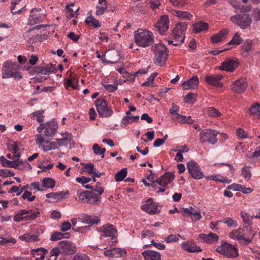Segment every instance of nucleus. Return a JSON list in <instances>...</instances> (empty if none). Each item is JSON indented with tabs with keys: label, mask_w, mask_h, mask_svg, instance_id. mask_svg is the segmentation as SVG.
<instances>
[{
	"label": "nucleus",
	"mask_w": 260,
	"mask_h": 260,
	"mask_svg": "<svg viewBox=\"0 0 260 260\" xmlns=\"http://www.w3.org/2000/svg\"><path fill=\"white\" fill-rule=\"evenodd\" d=\"M250 115L258 117L260 115V104L255 103L251 105L248 109Z\"/></svg>",
	"instance_id": "obj_40"
},
{
	"label": "nucleus",
	"mask_w": 260,
	"mask_h": 260,
	"mask_svg": "<svg viewBox=\"0 0 260 260\" xmlns=\"http://www.w3.org/2000/svg\"><path fill=\"white\" fill-rule=\"evenodd\" d=\"M197 100V95L194 93H189L184 98L185 103L188 104H193Z\"/></svg>",
	"instance_id": "obj_56"
},
{
	"label": "nucleus",
	"mask_w": 260,
	"mask_h": 260,
	"mask_svg": "<svg viewBox=\"0 0 260 260\" xmlns=\"http://www.w3.org/2000/svg\"><path fill=\"white\" fill-rule=\"evenodd\" d=\"M15 175V173L9 169H1L0 176L1 177H12Z\"/></svg>",
	"instance_id": "obj_61"
},
{
	"label": "nucleus",
	"mask_w": 260,
	"mask_h": 260,
	"mask_svg": "<svg viewBox=\"0 0 260 260\" xmlns=\"http://www.w3.org/2000/svg\"><path fill=\"white\" fill-rule=\"evenodd\" d=\"M58 149V145L55 142L46 141L42 145V150L44 152H47L51 150Z\"/></svg>",
	"instance_id": "obj_42"
},
{
	"label": "nucleus",
	"mask_w": 260,
	"mask_h": 260,
	"mask_svg": "<svg viewBox=\"0 0 260 260\" xmlns=\"http://www.w3.org/2000/svg\"><path fill=\"white\" fill-rule=\"evenodd\" d=\"M216 251L228 257H236L238 255L237 249L226 242H223L220 245L218 246Z\"/></svg>",
	"instance_id": "obj_7"
},
{
	"label": "nucleus",
	"mask_w": 260,
	"mask_h": 260,
	"mask_svg": "<svg viewBox=\"0 0 260 260\" xmlns=\"http://www.w3.org/2000/svg\"><path fill=\"white\" fill-rule=\"evenodd\" d=\"M71 237V235L69 233H62L61 232H56L52 234L50 240L52 241H55L58 240H60L62 238H69Z\"/></svg>",
	"instance_id": "obj_36"
},
{
	"label": "nucleus",
	"mask_w": 260,
	"mask_h": 260,
	"mask_svg": "<svg viewBox=\"0 0 260 260\" xmlns=\"http://www.w3.org/2000/svg\"><path fill=\"white\" fill-rule=\"evenodd\" d=\"M219 132L212 129H205L199 134V140L201 143L208 142L210 144L215 145L218 142L217 136Z\"/></svg>",
	"instance_id": "obj_6"
},
{
	"label": "nucleus",
	"mask_w": 260,
	"mask_h": 260,
	"mask_svg": "<svg viewBox=\"0 0 260 260\" xmlns=\"http://www.w3.org/2000/svg\"><path fill=\"white\" fill-rule=\"evenodd\" d=\"M182 247L188 252H196L202 251L201 248L194 243L184 242L182 244Z\"/></svg>",
	"instance_id": "obj_31"
},
{
	"label": "nucleus",
	"mask_w": 260,
	"mask_h": 260,
	"mask_svg": "<svg viewBox=\"0 0 260 260\" xmlns=\"http://www.w3.org/2000/svg\"><path fill=\"white\" fill-rule=\"evenodd\" d=\"M85 21L86 23L93 25L95 28H98L101 27L99 20L93 16L87 17Z\"/></svg>",
	"instance_id": "obj_47"
},
{
	"label": "nucleus",
	"mask_w": 260,
	"mask_h": 260,
	"mask_svg": "<svg viewBox=\"0 0 260 260\" xmlns=\"http://www.w3.org/2000/svg\"><path fill=\"white\" fill-rule=\"evenodd\" d=\"M126 175V168H123L115 174V179L116 181H121L125 178Z\"/></svg>",
	"instance_id": "obj_45"
},
{
	"label": "nucleus",
	"mask_w": 260,
	"mask_h": 260,
	"mask_svg": "<svg viewBox=\"0 0 260 260\" xmlns=\"http://www.w3.org/2000/svg\"><path fill=\"white\" fill-rule=\"evenodd\" d=\"M187 170L191 176L194 179H201L204 177V174L200 166L196 162L190 160L187 164Z\"/></svg>",
	"instance_id": "obj_10"
},
{
	"label": "nucleus",
	"mask_w": 260,
	"mask_h": 260,
	"mask_svg": "<svg viewBox=\"0 0 260 260\" xmlns=\"http://www.w3.org/2000/svg\"><path fill=\"white\" fill-rule=\"evenodd\" d=\"M46 15L40 13L37 9H33L30 11L28 24L32 25L40 23L43 21Z\"/></svg>",
	"instance_id": "obj_19"
},
{
	"label": "nucleus",
	"mask_w": 260,
	"mask_h": 260,
	"mask_svg": "<svg viewBox=\"0 0 260 260\" xmlns=\"http://www.w3.org/2000/svg\"><path fill=\"white\" fill-rule=\"evenodd\" d=\"M207 113L209 116L212 117H218L221 115L220 112L219 111L212 107L208 108Z\"/></svg>",
	"instance_id": "obj_55"
},
{
	"label": "nucleus",
	"mask_w": 260,
	"mask_h": 260,
	"mask_svg": "<svg viewBox=\"0 0 260 260\" xmlns=\"http://www.w3.org/2000/svg\"><path fill=\"white\" fill-rule=\"evenodd\" d=\"M19 65L16 62H13L11 60H7L3 65L2 70V78L3 79L14 78L19 80L22 78L21 73L18 72Z\"/></svg>",
	"instance_id": "obj_2"
},
{
	"label": "nucleus",
	"mask_w": 260,
	"mask_h": 260,
	"mask_svg": "<svg viewBox=\"0 0 260 260\" xmlns=\"http://www.w3.org/2000/svg\"><path fill=\"white\" fill-rule=\"evenodd\" d=\"M247 88V82L245 78H241L234 81L231 86L232 90L237 93H244Z\"/></svg>",
	"instance_id": "obj_17"
},
{
	"label": "nucleus",
	"mask_w": 260,
	"mask_h": 260,
	"mask_svg": "<svg viewBox=\"0 0 260 260\" xmlns=\"http://www.w3.org/2000/svg\"><path fill=\"white\" fill-rule=\"evenodd\" d=\"M89 192L90 191L86 190L80 192L78 190L77 191V195L81 201L87 203V200H88Z\"/></svg>",
	"instance_id": "obj_58"
},
{
	"label": "nucleus",
	"mask_w": 260,
	"mask_h": 260,
	"mask_svg": "<svg viewBox=\"0 0 260 260\" xmlns=\"http://www.w3.org/2000/svg\"><path fill=\"white\" fill-rule=\"evenodd\" d=\"M101 196H98L93 191H90L87 203L89 204H98L101 202Z\"/></svg>",
	"instance_id": "obj_35"
},
{
	"label": "nucleus",
	"mask_w": 260,
	"mask_h": 260,
	"mask_svg": "<svg viewBox=\"0 0 260 260\" xmlns=\"http://www.w3.org/2000/svg\"><path fill=\"white\" fill-rule=\"evenodd\" d=\"M110 59L108 61V62L111 63H116L119 60V54L117 51H113L108 54Z\"/></svg>",
	"instance_id": "obj_52"
},
{
	"label": "nucleus",
	"mask_w": 260,
	"mask_h": 260,
	"mask_svg": "<svg viewBox=\"0 0 260 260\" xmlns=\"http://www.w3.org/2000/svg\"><path fill=\"white\" fill-rule=\"evenodd\" d=\"M102 85L104 86L105 89L108 90L109 92H113L116 91L117 89V84H102Z\"/></svg>",
	"instance_id": "obj_63"
},
{
	"label": "nucleus",
	"mask_w": 260,
	"mask_h": 260,
	"mask_svg": "<svg viewBox=\"0 0 260 260\" xmlns=\"http://www.w3.org/2000/svg\"><path fill=\"white\" fill-rule=\"evenodd\" d=\"M242 231V228L234 230L229 233V237L232 239H236L239 241L244 242V238Z\"/></svg>",
	"instance_id": "obj_32"
},
{
	"label": "nucleus",
	"mask_w": 260,
	"mask_h": 260,
	"mask_svg": "<svg viewBox=\"0 0 260 260\" xmlns=\"http://www.w3.org/2000/svg\"><path fill=\"white\" fill-rule=\"evenodd\" d=\"M57 128L56 122L54 121H50L41 123L38 127L37 131L39 133L43 134V137L45 138L52 137L56 133Z\"/></svg>",
	"instance_id": "obj_5"
},
{
	"label": "nucleus",
	"mask_w": 260,
	"mask_h": 260,
	"mask_svg": "<svg viewBox=\"0 0 260 260\" xmlns=\"http://www.w3.org/2000/svg\"><path fill=\"white\" fill-rule=\"evenodd\" d=\"M40 215V212L39 211H32L28 210V213L26 214V221L34 220Z\"/></svg>",
	"instance_id": "obj_48"
},
{
	"label": "nucleus",
	"mask_w": 260,
	"mask_h": 260,
	"mask_svg": "<svg viewBox=\"0 0 260 260\" xmlns=\"http://www.w3.org/2000/svg\"><path fill=\"white\" fill-rule=\"evenodd\" d=\"M174 178L175 175L173 173L167 172L162 176L156 179V183L161 186V189H159L158 191L164 192L166 190V186L170 183Z\"/></svg>",
	"instance_id": "obj_11"
},
{
	"label": "nucleus",
	"mask_w": 260,
	"mask_h": 260,
	"mask_svg": "<svg viewBox=\"0 0 260 260\" xmlns=\"http://www.w3.org/2000/svg\"><path fill=\"white\" fill-rule=\"evenodd\" d=\"M144 260H161L159 252L151 250H145L142 253Z\"/></svg>",
	"instance_id": "obj_23"
},
{
	"label": "nucleus",
	"mask_w": 260,
	"mask_h": 260,
	"mask_svg": "<svg viewBox=\"0 0 260 260\" xmlns=\"http://www.w3.org/2000/svg\"><path fill=\"white\" fill-rule=\"evenodd\" d=\"M92 150L94 153L96 155H101L102 158L104 157V153L106 151V149L105 148H102L98 144H94L93 145Z\"/></svg>",
	"instance_id": "obj_51"
},
{
	"label": "nucleus",
	"mask_w": 260,
	"mask_h": 260,
	"mask_svg": "<svg viewBox=\"0 0 260 260\" xmlns=\"http://www.w3.org/2000/svg\"><path fill=\"white\" fill-rule=\"evenodd\" d=\"M24 39L29 44H32L36 42L37 39L36 35L32 34L31 30L26 31L23 35Z\"/></svg>",
	"instance_id": "obj_37"
},
{
	"label": "nucleus",
	"mask_w": 260,
	"mask_h": 260,
	"mask_svg": "<svg viewBox=\"0 0 260 260\" xmlns=\"http://www.w3.org/2000/svg\"><path fill=\"white\" fill-rule=\"evenodd\" d=\"M169 24L170 21L168 16L164 15L159 17L155 23L154 27L160 34L164 35L168 31Z\"/></svg>",
	"instance_id": "obj_13"
},
{
	"label": "nucleus",
	"mask_w": 260,
	"mask_h": 260,
	"mask_svg": "<svg viewBox=\"0 0 260 260\" xmlns=\"http://www.w3.org/2000/svg\"><path fill=\"white\" fill-rule=\"evenodd\" d=\"M230 20L243 29L250 27L252 23V18L249 14L244 12L231 16Z\"/></svg>",
	"instance_id": "obj_4"
},
{
	"label": "nucleus",
	"mask_w": 260,
	"mask_h": 260,
	"mask_svg": "<svg viewBox=\"0 0 260 260\" xmlns=\"http://www.w3.org/2000/svg\"><path fill=\"white\" fill-rule=\"evenodd\" d=\"M134 37L136 44L142 47L149 46L154 42L153 33L146 29H138L134 32Z\"/></svg>",
	"instance_id": "obj_1"
},
{
	"label": "nucleus",
	"mask_w": 260,
	"mask_h": 260,
	"mask_svg": "<svg viewBox=\"0 0 260 260\" xmlns=\"http://www.w3.org/2000/svg\"><path fill=\"white\" fill-rule=\"evenodd\" d=\"M56 140L59 146H67L71 142V139L69 138L68 137H66L65 138L61 139H56Z\"/></svg>",
	"instance_id": "obj_62"
},
{
	"label": "nucleus",
	"mask_w": 260,
	"mask_h": 260,
	"mask_svg": "<svg viewBox=\"0 0 260 260\" xmlns=\"http://www.w3.org/2000/svg\"><path fill=\"white\" fill-rule=\"evenodd\" d=\"M187 24L186 22H180L177 24L173 30V36L175 40H179L182 43L185 39L184 32L187 29Z\"/></svg>",
	"instance_id": "obj_12"
},
{
	"label": "nucleus",
	"mask_w": 260,
	"mask_h": 260,
	"mask_svg": "<svg viewBox=\"0 0 260 260\" xmlns=\"http://www.w3.org/2000/svg\"><path fill=\"white\" fill-rule=\"evenodd\" d=\"M69 194V191L51 192L46 194L47 198L53 199L56 200H61L65 198L66 195Z\"/></svg>",
	"instance_id": "obj_34"
},
{
	"label": "nucleus",
	"mask_w": 260,
	"mask_h": 260,
	"mask_svg": "<svg viewBox=\"0 0 260 260\" xmlns=\"http://www.w3.org/2000/svg\"><path fill=\"white\" fill-rule=\"evenodd\" d=\"M242 230L244 238V242H243V243H250L256 234V232L252 229V227L249 224L242 228Z\"/></svg>",
	"instance_id": "obj_21"
},
{
	"label": "nucleus",
	"mask_w": 260,
	"mask_h": 260,
	"mask_svg": "<svg viewBox=\"0 0 260 260\" xmlns=\"http://www.w3.org/2000/svg\"><path fill=\"white\" fill-rule=\"evenodd\" d=\"M95 105L100 117H109L113 114L112 109L108 106L106 101L104 99H97Z\"/></svg>",
	"instance_id": "obj_8"
},
{
	"label": "nucleus",
	"mask_w": 260,
	"mask_h": 260,
	"mask_svg": "<svg viewBox=\"0 0 260 260\" xmlns=\"http://www.w3.org/2000/svg\"><path fill=\"white\" fill-rule=\"evenodd\" d=\"M180 237H181V236L179 234H170L165 237L164 240L167 243L176 242L179 240Z\"/></svg>",
	"instance_id": "obj_53"
},
{
	"label": "nucleus",
	"mask_w": 260,
	"mask_h": 260,
	"mask_svg": "<svg viewBox=\"0 0 260 260\" xmlns=\"http://www.w3.org/2000/svg\"><path fill=\"white\" fill-rule=\"evenodd\" d=\"M157 73H152L146 80V81L143 83L142 86H148L150 83H152L153 82V80L155 77L157 76Z\"/></svg>",
	"instance_id": "obj_64"
},
{
	"label": "nucleus",
	"mask_w": 260,
	"mask_h": 260,
	"mask_svg": "<svg viewBox=\"0 0 260 260\" xmlns=\"http://www.w3.org/2000/svg\"><path fill=\"white\" fill-rule=\"evenodd\" d=\"M44 110H39L36 111L30 114V117L32 120H36L39 123H43L44 121V118L45 117Z\"/></svg>",
	"instance_id": "obj_28"
},
{
	"label": "nucleus",
	"mask_w": 260,
	"mask_h": 260,
	"mask_svg": "<svg viewBox=\"0 0 260 260\" xmlns=\"http://www.w3.org/2000/svg\"><path fill=\"white\" fill-rule=\"evenodd\" d=\"M199 236L202 240L208 243H213L219 240L218 235L213 233H210L208 234H201Z\"/></svg>",
	"instance_id": "obj_25"
},
{
	"label": "nucleus",
	"mask_w": 260,
	"mask_h": 260,
	"mask_svg": "<svg viewBox=\"0 0 260 260\" xmlns=\"http://www.w3.org/2000/svg\"><path fill=\"white\" fill-rule=\"evenodd\" d=\"M223 75L220 74L206 75L205 77V81L209 85L217 87H220L222 86V84L220 82V81L223 78Z\"/></svg>",
	"instance_id": "obj_20"
},
{
	"label": "nucleus",
	"mask_w": 260,
	"mask_h": 260,
	"mask_svg": "<svg viewBox=\"0 0 260 260\" xmlns=\"http://www.w3.org/2000/svg\"><path fill=\"white\" fill-rule=\"evenodd\" d=\"M251 17L254 21L260 20V7H257L252 10Z\"/></svg>",
	"instance_id": "obj_57"
},
{
	"label": "nucleus",
	"mask_w": 260,
	"mask_h": 260,
	"mask_svg": "<svg viewBox=\"0 0 260 260\" xmlns=\"http://www.w3.org/2000/svg\"><path fill=\"white\" fill-rule=\"evenodd\" d=\"M112 252H113L114 258L125 256L127 253L125 249L117 247L113 248Z\"/></svg>",
	"instance_id": "obj_44"
},
{
	"label": "nucleus",
	"mask_w": 260,
	"mask_h": 260,
	"mask_svg": "<svg viewBox=\"0 0 260 260\" xmlns=\"http://www.w3.org/2000/svg\"><path fill=\"white\" fill-rule=\"evenodd\" d=\"M42 185L46 188H53L55 185L54 180L50 177L45 178L42 180Z\"/></svg>",
	"instance_id": "obj_43"
},
{
	"label": "nucleus",
	"mask_w": 260,
	"mask_h": 260,
	"mask_svg": "<svg viewBox=\"0 0 260 260\" xmlns=\"http://www.w3.org/2000/svg\"><path fill=\"white\" fill-rule=\"evenodd\" d=\"M72 260H90V258L84 253H77L72 257Z\"/></svg>",
	"instance_id": "obj_60"
},
{
	"label": "nucleus",
	"mask_w": 260,
	"mask_h": 260,
	"mask_svg": "<svg viewBox=\"0 0 260 260\" xmlns=\"http://www.w3.org/2000/svg\"><path fill=\"white\" fill-rule=\"evenodd\" d=\"M210 179L214 181H218L222 183H229L231 182V180H229L227 178L222 176L220 175H211Z\"/></svg>",
	"instance_id": "obj_50"
},
{
	"label": "nucleus",
	"mask_w": 260,
	"mask_h": 260,
	"mask_svg": "<svg viewBox=\"0 0 260 260\" xmlns=\"http://www.w3.org/2000/svg\"><path fill=\"white\" fill-rule=\"evenodd\" d=\"M78 219L82 223L91 225L94 224H97L100 221V219L98 216L92 217L91 216L88 215H83L81 218H78Z\"/></svg>",
	"instance_id": "obj_26"
},
{
	"label": "nucleus",
	"mask_w": 260,
	"mask_h": 260,
	"mask_svg": "<svg viewBox=\"0 0 260 260\" xmlns=\"http://www.w3.org/2000/svg\"><path fill=\"white\" fill-rule=\"evenodd\" d=\"M0 161L3 166L5 167L22 169L19 166L24 163L26 166H28L29 169L31 168L30 164L26 161L23 162L22 160H14L11 161L7 159L4 156H1L0 157Z\"/></svg>",
	"instance_id": "obj_18"
},
{
	"label": "nucleus",
	"mask_w": 260,
	"mask_h": 260,
	"mask_svg": "<svg viewBox=\"0 0 260 260\" xmlns=\"http://www.w3.org/2000/svg\"><path fill=\"white\" fill-rule=\"evenodd\" d=\"M199 83V79L197 76H193L189 80L183 82L182 85L183 89L189 90L196 88Z\"/></svg>",
	"instance_id": "obj_24"
},
{
	"label": "nucleus",
	"mask_w": 260,
	"mask_h": 260,
	"mask_svg": "<svg viewBox=\"0 0 260 260\" xmlns=\"http://www.w3.org/2000/svg\"><path fill=\"white\" fill-rule=\"evenodd\" d=\"M223 223L226 224L229 227H237L238 226V222L236 220H234L232 218L228 217L224 218L222 220Z\"/></svg>",
	"instance_id": "obj_54"
},
{
	"label": "nucleus",
	"mask_w": 260,
	"mask_h": 260,
	"mask_svg": "<svg viewBox=\"0 0 260 260\" xmlns=\"http://www.w3.org/2000/svg\"><path fill=\"white\" fill-rule=\"evenodd\" d=\"M126 115L124 116L122 120L121 123L124 126H126L133 121H137L139 119V116H132L130 111H127L125 113Z\"/></svg>",
	"instance_id": "obj_30"
},
{
	"label": "nucleus",
	"mask_w": 260,
	"mask_h": 260,
	"mask_svg": "<svg viewBox=\"0 0 260 260\" xmlns=\"http://www.w3.org/2000/svg\"><path fill=\"white\" fill-rule=\"evenodd\" d=\"M238 66V62L232 59L225 60L223 61L220 69L222 70L232 72L234 71Z\"/></svg>",
	"instance_id": "obj_22"
},
{
	"label": "nucleus",
	"mask_w": 260,
	"mask_h": 260,
	"mask_svg": "<svg viewBox=\"0 0 260 260\" xmlns=\"http://www.w3.org/2000/svg\"><path fill=\"white\" fill-rule=\"evenodd\" d=\"M181 214L185 217L186 216H189L193 222H197L200 220L202 217L201 215L200 210L193 208L192 207L182 208Z\"/></svg>",
	"instance_id": "obj_15"
},
{
	"label": "nucleus",
	"mask_w": 260,
	"mask_h": 260,
	"mask_svg": "<svg viewBox=\"0 0 260 260\" xmlns=\"http://www.w3.org/2000/svg\"><path fill=\"white\" fill-rule=\"evenodd\" d=\"M243 41V39L240 37L238 32H236L232 39L229 42V45H239Z\"/></svg>",
	"instance_id": "obj_49"
},
{
	"label": "nucleus",
	"mask_w": 260,
	"mask_h": 260,
	"mask_svg": "<svg viewBox=\"0 0 260 260\" xmlns=\"http://www.w3.org/2000/svg\"><path fill=\"white\" fill-rule=\"evenodd\" d=\"M142 209L150 214H155L160 212L158 204L154 202L151 198L147 200L142 206Z\"/></svg>",
	"instance_id": "obj_16"
},
{
	"label": "nucleus",
	"mask_w": 260,
	"mask_h": 260,
	"mask_svg": "<svg viewBox=\"0 0 260 260\" xmlns=\"http://www.w3.org/2000/svg\"><path fill=\"white\" fill-rule=\"evenodd\" d=\"M47 253V250L43 248L40 247L37 249H34L31 250V254L35 260H43Z\"/></svg>",
	"instance_id": "obj_27"
},
{
	"label": "nucleus",
	"mask_w": 260,
	"mask_h": 260,
	"mask_svg": "<svg viewBox=\"0 0 260 260\" xmlns=\"http://www.w3.org/2000/svg\"><path fill=\"white\" fill-rule=\"evenodd\" d=\"M251 167L245 164L241 169V176L247 181H248L252 177V174L250 170Z\"/></svg>",
	"instance_id": "obj_38"
},
{
	"label": "nucleus",
	"mask_w": 260,
	"mask_h": 260,
	"mask_svg": "<svg viewBox=\"0 0 260 260\" xmlns=\"http://www.w3.org/2000/svg\"><path fill=\"white\" fill-rule=\"evenodd\" d=\"M229 30L226 29H221L218 33L214 35L211 38V42L213 43H217L222 41L226 35L228 34Z\"/></svg>",
	"instance_id": "obj_29"
},
{
	"label": "nucleus",
	"mask_w": 260,
	"mask_h": 260,
	"mask_svg": "<svg viewBox=\"0 0 260 260\" xmlns=\"http://www.w3.org/2000/svg\"><path fill=\"white\" fill-rule=\"evenodd\" d=\"M208 29V24L203 21L197 22L193 24V30L195 33H199Z\"/></svg>",
	"instance_id": "obj_33"
},
{
	"label": "nucleus",
	"mask_w": 260,
	"mask_h": 260,
	"mask_svg": "<svg viewBox=\"0 0 260 260\" xmlns=\"http://www.w3.org/2000/svg\"><path fill=\"white\" fill-rule=\"evenodd\" d=\"M58 245L61 249V253L63 255H72L76 252V246L71 241H61L59 242Z\"/></svg>",
	"instance_id": "obj_14"
},
{
	"label": "nucleus",
	"mask_w": 260,
	"mask_h": 260,
	"mask_svg": "<svg viewBox=\"0 0 260 260\" xmlns=\"http://www.w3.org/2000/svg\"><path fill=\"white\" fill-rule=\"evenodd\" d=\"M152 48L154 54V63L160 66H164L168 56L167 47L162 43H158L152 46Z\"/></svg>",
	"instance_id": "obj_3"
},
{
	"label": "nucleus",
	"mask_w": 260,
	"mask_h": 260,
	"mask_svg": "<svg viewBox=\"0 0 260 260\" xmlns=\"http://www.w3.org/2000/svg\"><path fill=\"white\" fill-rule=\"evenodd\" d=\"M173 14L180 19L190 20L192 17V15L186 11L174 10Z\"/></svg>",
	"instance_id": "obj_39"
},
{
	"label": "nucleus",
	"mask_w": 260,
	"mask_h": 260,
	"mask_svg": "<svg viewBox=\"0 0 260 260\" xmlns=\"http://www.w3.org/2000/svg\"><path fill=\"white\" fill-rule=\"evenodd\" d=\"M28 213V210L25 209L21 210L18 211L13 217V220L15 222H20L21 220H25L26 221V214Z\"/></svg>",
	"instance_id": "obj_41"
},
{
	"label": "nucleus",
	"mask_w": 260,
	"mask_h": 260,
	"mask_svg": "<svg viewBox=\"0 0 260 260\" xmlns=\"http://www.w3.org/2000/svg\"><path fill=\"white\" fill-rule=\"evenodd\" d=\"M107 9L106 3H99L96 7L95 14L97 16H100L104 14Z\"/></svg>",
	"instance_id": "obj_46"
},
{
	"label": "nucleus",
	"mask_w": 260,
	"mask_h": 260,
	"mask_svg": "<svg viewBox=\"0 0 260 260\" xmlns=\"http://www.w3.org/2000/svg\"><path fill=\"white\" fill-rule=\"evenodd\" d=\"M53 70L52 67L46 66L40 68L38 72L43 75H49L53 72Z\"/></svg>",
	"instance_id": "obj_59"
},
{
	"label": "nucleus",
	"mask_w": 260,
	"mask_h": 260,
	"mask_svg": "<svg viewBox=\"0 0 260 260\" xmlns=\"http://www.w3.org/2000/svg\"><path fill=\"white\" fill-rule=\"evenodd\" d=\"M97 230L100 233V239L104 237H109L111 240H115L116 239L117 231L113 224L107 223L97 228Z\"/></svg>",
	"instance_id": "obj_9"
}]
</instances>
